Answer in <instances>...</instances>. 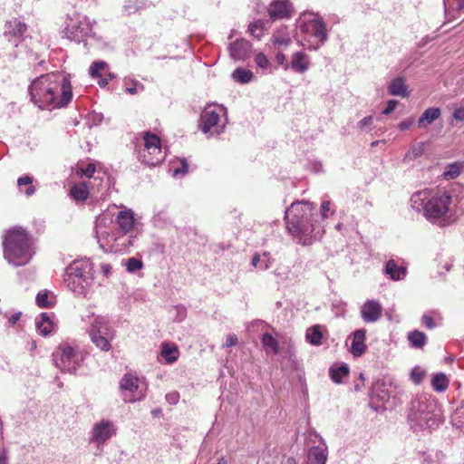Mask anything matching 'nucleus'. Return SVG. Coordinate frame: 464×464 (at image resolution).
<instances>
[{
    "instance_id": "obj_54",
    "label": "nucleus",
    "mask_w": 464,
    "mask_h": 464,
    "mask_svg": "<svg viewBox=\"0 0 464 464\" xmlns=\"http://www.w3.org/2000/svg\"><path fill=\"white\" fill-rule=\"evenodd\" d=\"M272 265V259L270 256L269 252H264L263 255H261V265L259 266V268L261 270H266L271 267Z\"/></svg>"
},
{
    "instance_id": "obj_24",
    "label": "nucleus",
    "mask_w": 464,
    "mask_h": 464,
    "mask_svg": "<svg viewBox=\"0 0 464 464\" xmlns=\"http://www.w3.org/2000/svg\"><path fill=\"white\" fill-rule=\"evenodd\" d=\"M441 111L440 108L430 107L426 109L418 121L420 128H426L434 121L440 117Z\"/></svg>"
},
{
    "instance_id": "obj_16",
    "label": "nucleus",
    "mask_w": 464,
    "mask_h": 464,
    "mask_svg": "<svg viewBox=\"0 0 464 464\" xmlns=\"http://www.w3.org/2000/svg\"><path fill=\"white\" fill-rule=\"evenodd\" d=\"M360 312L365 323H374L381 318L382 307L378 301L368 300L362 305Z\"/></svg>"
},
{
    "instance_id": "obj_31",
    "label": "nucleus",
    "mask_w": 464,
    "mask_h": 464,
    "mask_svg": "<svg viewBox=\"0 0 464 464\" xmlns=\"http://www.w3.org/2000/svg\"><path fill=\"white\" fill-rule=\"evenodd\" d=\"M306 340L309 343L314 346H318L322 343L323 334L321 326L316 324L309 327L305 334Z\"/></svg>"
},
{
    "instance_id": "obj_30",
    "label": "nucleus",
    "mask_w": 464,
    "mask_h": 464,
    "mask_svg": "<svg viewBox=\"0 0 464 464\" xmlns=\"http://www.w3.org/2000/svg\"><path fill=\"white\" fill-rule=\"evenodd\" d=\"M272 43L275 46L287 47L291 44L292 39L286 28L280 29L274 34L272 37Z\"/></svg>"
},
{
    "instance_id": "obj_17",
    "label": "nucleus",
    "mask_w": 464,
    "mask_h": 464,
    "mask_svg": "<svg viewBox=\"0 0 464 464\" xmlns=\"http://www.w3.org/2000/svg\"><path fill=\"white\" fill-rule=\"evenodd\" d=\"M310 64L309 56L302 51H297L292 53L287 67L295 73L304 74L309 70Z\"/></svg>"
},
{
    "instance_id": "obj_15",
    "label": "nucleus",
    "mask_w": 464,
    "mask_h": 464,
    "mask_svg": "<svg viewBox=\"0 0 464 464\" xmlns=\"http://www.w3.org/2000/svg\"><path fill=\"white\" fill-rule=\"evenodd\" d=\"M165 158L161 146L150 147L139 150V160L141 163L150 167L160 164Z\"/></svg>"
},
{
    "instance_id": "obj_40",
    "label": "nucleus",
    "mask_w": 464,
    "mask_h": 464,
    "mask_svg": "<svg viewBox=\"0 0 464 464\" xmlns=\"http://www.w3.org/2000/svg\"><path fill=\"white\" fill-rule=\"evenodd\" d=\"M179 350L174 345L163 344L161 356L168 363H173L178 360Z\"/></svg>"
},
{
    "instance_id": "obj_62",
    "label": "nucleus",
    "mask_w": 464,
    "mask_h": 464,
    "mask_svg": "<svg viewBox=\"0 0 464 464\" xmlns=\"http://www.w3.org/2000/svg\"><path fill=\"white\" fill-rule=\"evenodd\" d=\"M413 122H414L413 119H408V120L402 121L399 124V128H400L401 130H409L411 128V126L413 124Z\"/></svg>"
},
{
    "instance_id": "obj_1",
    "label": "nucleus",
    "mask_w": 464,
    "mask_h": 464,
    "mask_svg": "<svg viewBox=\"0 0 464 464\" xmlns=\"http://www.w3.org/2000/svg\"><path fill=\"white\" fill-rule=\"evenodd\" d=\"M31 100L40 108L63 107L72 97L70 81L61 73H47L35 79L29 87Z\"/></svg>"
},
{
    "instance_id": "obj_45",
    "label": "nucleus",
    "mask_w": 464,
    "mask_h": 464,
    "mask_svg": "<svg viewBox=\"0 0 464 464\" xmlns=\"http://www.w3.org/2000/svg\"><path fill=\"white\" fill-rule=\"evenodd\" d=\"M143 141H144L143 149H148V148L150 149V147L161 146L160 138L157 135L152 134L150 132H146L144 134Z\"/></svg>"
},
{
    "instance_id": "obj_58",
    "label": "nucleus",
    "mask_w": 464,
    "mask_h": 464,
    "mask_svg": "<svg viewBox=\"0 0 464 464\" xmlns=\"http://www.w3.org/2000/svg\"><path fill=\"white\" fill-rule=\"evenodd\" d=\"M452 118L457 121H464V106L456 108L452 114Z\"/></svg>"
},
{
    "instance_id": "obj_49",
    "label": "nucleus",
    "mask_w": 464,
    "mask_h": 464,
    "mask_svg": "<svg viewBox=\"0 0 464 464\" xmlns=\"http://www.w3.org/2000/svg\"><path fill=\"white\" fill-rule=\"evenodd\" d=\"M425 375H426V372L424 370H422L420 367L416 366L411 372V380L415 384H420L421 382V381L423 380V378L425 377Z\"/></svg>"
},
{
    "instance_id": "obj_64",
    "label": "nucleus",
    "mask_w": 464,
    "mask_h": 464,
    "mask_svg": "<svg viewBox=\"0 0 464 464\" xmlns=\"http://www.w3.org/2000/svg\"><path fill=\"white\" fill-rule=\"evenodd\" d=\"M111 269L112 267L110 264L102 263L101 265V270L106 277H108L111 274Z\"/></svg>"
},
{
    "instance_id": "obj_34",
    "label": "nucleus",
    "mask_w": 464,
    "mask_h": 464,
    "mask_svg": "<svg viewBox=\"0 0 464 464\" xmlns=\"http://www.w3.org/2000/svg\"><path fill=\"white\" fill-rule=\"evenodd\" d=\"M70 195L75 200H85L88 198L89 190L86 182H82L72 187L70 189Z\"/></svg>"
},
{
    "instance_id": "obj_7",
    "label": "nucleus",
    "mask_w": 464,
    "mask_h": 464,
    "mask_svg": "<svg viewBox=\"0 0 464 464\" xmlns=\"http://www.w3.org/2000/svg\"><path fill=\"white\" fill-rule=\"evenodd\" d=\"M452 196L449 191H439L424 205L425 218L434 224L447 226L450 223Z\"/></svg>"
},
{
    "instance_id": "obj_9",
    "label": "nucleus",
    "mask_w": 464,
    "mask_h": 464,
    "mask_svg": "<svg viewBox=\"0 0 464 464\" xmlns=\"http://www.w3.org/2000/svg\"><path fill=\"white\" fill-rule=\"evenodd\" d=\"M63 33L66 38L77 43L83 42L94 35L89 18L76 11L67 14Z\"/></svg>"
},
{
    "instance_id": "obj_46",
    "label": "nucleus",
    "mask_w": 464,
    "mask_h": 464,
    "mask_svg": "<svg viewBox=\"0 0 464 464\" xmlns=\"http://www.w3.org/2000/svg\"><path fill=\"white\" fill-rule=\"evenodd\" d=\"M143 267V263L140 259L130 257L126 262V269L129 273H135Z\"/></svg>"
},
{
    "instance_id": "obj_26",
    "label": "nucleus",
    "mask_w": 464,
    "mask_h": 464,
    "mask_svg": "<svg viewBox=\"0 0 464 464\" xmlns=\"http://www.w3.org/2000/svg\"><path fill=\"white\" fill-rule=\"evenodd\" d=\"M389 92L394 96H401L402 98L409 96L405 80L402 77H396L392 81L388 87Z\"/></svg>"
},
{
    "instance_id": "obj_18",
    "label": "nucleus",
    "mask_w": 464,
    "mask_h": 464,
    "mask_svg": "<svg viewBox=\"0 0 464 464\" xmlns=\"http://www.w3.org/2000/svg\"><path fill=\"white\" fill-rule=\"evenodd\" d=\"M116 223L118 225L116 230L133 233L136 229L138 221L134 218V212L131 209H124L117 214Z\"/></svg>"
},
{
    "instance_id": "obj_57",
    "label": "nucleus",
    "mask_w": 464,
    "mask_h": 464,
    "mask_svg": "<svg viewBox=\"0 0 464 464\" xmlns=\"http://www.w3.org/2000/svg\"><path fill=\"white\" fill-rule=\"evenodd\" d=\"M238 343V339L235 334H229L226 337V342L224 343V347H231L237 345Z\"/></svg>"
},
{
    "instance_id": "obj_55",
    "label": "nucleus",
    "mask_w": 464,
    "mask_h": 464,
    "mask_svg": "<svg viewBox=\"0 0 464 464\" xmlns=\"http://www.w3.org/2000/svg\"><path fill=\"white\" fill-rule=\"evenodd\" d=\"M95 172V167L92 164H89L86 168H82L78 170V174L82 177L92 178Z\"/></svg>"
},
{
    "instance_id": "obj_53",
    "label": "nucleus",
    "mask_w": 464,
    "mask_h": 464,
    "mask_svg": "<svg viewBox=\"0 0 464 464\" xmlns=\"http://www.w3.org/2000/svg\"><path fill=\"white\" fill-rule=\"evenodd\" d=\"M424 151V144L420 143L417 146H414L409 153L406 154V158L410 159H417L423 154Z\"/></svg>"
},
{
    "instance_id": "obj_37",
    "label": "nucleus",
    "mask_w": 464,
    "mask_h": 464,
    "mask_svg": "<svg viewBox=\"0 0 464 464\" xmlns=\"http://www.w3.org/2000/svg\"><path fill=\"white\" fill-rule=\"evenodd\" d=\"M64 282L67 284V286L74 293L78 295H82L84 293V290L91 284H85L82 282V280H77L73 278H70L68 274H65Z\"/></svg>"
},
{
    "instance_id": "obj_42",
    "label": "nucleus",
    "mask_w": 464,
    "mask_h": 464,
    "mask_svg": "<svg viewBox=\"0 0 464 464\" xmlns=\"http://www.w3.org/2000/svg\"><path fill=\"white\" fill-rule=\"evenodd\" d=\"M349 373V367L346 364H343L336 369H330V376L334 382L341 383L343 377Z\"/></svg>"
},
{
    "instance_id": "obj_39",
    "label": "nucleus",
    "mask_w": 464,
    "mask_h": 464,
    "mask_svg": "<svg viewBox=\"0 0 464 464\" xmlns=\"http://www.w3.org/2000/svg\"><path fill=\"white\" fill-rule=\"evenodd\" d=\"M266 22L263 20L254 21L250 23V24L248 25V32L254 37L260 39L263 36L265 31L266 30Z\"/></svg>"
},
{
    "instance_id": "obj_19",
    "label": "nucleus",
    "mask_w": 464,
    "mask_h": 464,
    "mask_svg": "<svg viewBox=\"0 0 464 464\" xmlns=\"http://www.w3.org/2000/svg\"><path fill=\"white\" fill-rule=\"evenodd\" d=\"M230 57L235 61L246 60L251 52L252 44L245 39H237L229 44Z\"/></svg>"
},
{
    "instance_id": "obj_43",
    "label": "nucleus",
    "mask_w": 464,
    "mask_h": 464,
    "mask_svg": "<svg viewBox=\"0 0 464 464\" xmlns=\"http://www.w3.org/2000/svg\"><path fill=\"white\" fill-rule=\"evenodd\" d=\"M255 63L257 67L264 70L266 72H272L273 66L267 57L263 53H257L255 55Z\"/></svg>"
},
{
    "instance_id": "obj_32",
    "label": "nucleus",
    "mask_w": 464,
    "mask_h": 464,
    "mask_svg": "<svg viewBox=\"0 0 464 464\" xmlns=\"http://www.w3.org/2000/svg\"><path fill=\"white\" fill-rule=\"evenodd\" d=\"M124 90L130 95H135L144 91V85L136 79L125 77L123 79Z\"/></svg>"
},
{
    "instance_id": "obj_11",
    "label": "nucleus",
    "mask_w": 464,
    "mask_h": 464,
    "mask_svg": "<svg viewBox=\"0 0 464 464\" xmlns=\"http://www.w3.org/2000/svg\"><path fill=\"white\" fill-rule=\"evenodd\" d=\"M122 399L125 402H136L146 396L147 383L132 373H126L120 382Z\"/></svg>"
},
{
    "instance_id": "obj_23",
    "label": "nucleus",
    "mask_w": 464,
    "mask_h": 464,
    "mask_svg": "<svg viewBox=\"0 0 464 464\" xmlns=\"http://www.w3.org/2000/svg\"><path fill=\"white\" fill-rule=\"evenodd\" d=\"M10 26L12 29L5 33V36L8 37V41L12 44L17 46L26 31V25L21 21L14 20L13 23H10Z\"/></svg>"
},
{
    "instance_id": "obj_60",
    "label": "nucleus",
    "mask_w": 464,
    "mask_h": 464,
    "mask_svg": "<svg viewBox=\"0 0 464 464\" xmlns=\"http://www.w3.org/2000/svg\"><path fill=\"white\" fill-rule=\"evenodd\" d=\"M422 323L429 329H433L435 327V323H434L432 317H430L429 315L424 314L422 316Z\"/></svg>"
},
{
    "instance_id": "obj_61",
    "label": "nucleus",
    "mask_w": 464,
    "mask_h": 464,
    "mask_svg": "<svg viewBox=\"0 0 464 464\" xmlns=\"http://www.w3.org/2000/svg\"><path fill=\"white\" fill-rule=\"evenodd\" d=\"M142 5H143L142 1L137 0L135 5L132 6L130 5H126L124 6V8H125V11L130 14L132 12H134L135 10H137L138 8H140Z\"/></svg>"
},
{
    "instance_id": "obj_27",
    "label": "nucleus",
    "mask_w": 464,
    "mask_h": 464,
    "mask_svg": "<svg viewBox=\"0 0 464 464\" xmlns=\"http://www.w3.org/2000/svg\"><path fill=\"white\" fill-rule=\"evenodd\" d=\"M35 325L43 336L49 335L53 329V323L47 313H42L40 316L36 318Z\"/></svg>"
},
{
    "instance_id": "obj_38",
    "label": "nucleus",
    "mask_w": 464,
    "mask_h": 464,
    "mask_svg": "<svg viewBox=\"0 0 464 464\" xmlns=\"http://www.w3.org/2000/svg\"><path fill=\"white\" fill-rule=\"evenodd\" d=\"M253 72L249 70H246L244 68H237L233 73H232V77L233 79L237 82H240V83H248L252 81L253 79Z\"/></svg>"
},
{
    "instance_id": "obj_44",
    "label": "nucleus",
    "mask_w": 464,
    "mask_h": 464,
    "mask_svg": "<svg viewBox=\"0 0 464 464\" xmlns=\"http://www.w3.org/2000/svg\"><path fill=\"white\" fill-rule=\"evenodd\" d=\"M427 198V193L424 191L415 192L411 198V207L416 210H420V208H424V200Z\"/></svg>"
},
{
    "instance_id": "obj_3",
    "label": "nucleus",
    "mask_w": 464,
    "mask_h": 464,
    "mask_svg": "<svg viewBox=\"0 0 464 464\" xmlns=\"http://www.w3.org/2000/svg\"><path fill=\"white\" fill-rule=\"evenodd\" d=\"M407 419L414 432L425 430L430 432L443 422L442 410L431 395L418 394L409 404Z\"/></svg>"
},
{
    "instance_id": "obj_22",
    "label": "nucleus",
    "mask_w": 464,
    "mask_h": 464,
    "mask_svg": "<svg viewBox=\"0 0 464 464\" xmlns=\"http://www.w3.org/2000/svg\"><path fill=\"white\" fill-rule=\"evenodd\" d=\"M365 335L366 331L364 329H358L353 334V340L350 348V352L353 355L359 357L365 352Z\"/></svg>"
},
{
    "instance_id": "obj_21",
    "label": "nucleus",
    "mask_w": 464,
    "mask_h": 464,
    "mask_svg": "<svg viewBox=\"0 0 464 464\" xmlns=\"http://www.w3.org/2000/svg\"><path fill=\"white\" fill-rule=\"evenodd\" d=\"M90 332H94L98 334H103L105 335L110 336L111 338L115 337V330L109 325V322L104 316H95L91 323Z\"/></svg>"
},
{
    "instance_id": "obj_20",
    "label": "nucleus",
    "mask_w": 464,
    "mask_h": 464,
    "mask_svg": "<svg viewBox=\"0 0 464 464\" xmlns=\"http://www.w3.org/2000/svg\"><path fill=\"white\" fill-rule=\"evenodd\" d=\"M328 459V449L325 444L314 446L307 453L306 464H326Z\"/></svg>"
},
{
    "instance_id": "obj_29",
    "label": "nucleus",
    "mask_w": 464,
    "mask_h": 464,
    "mask_svg": "<svg viewBox=\"0 0 464 464\" xmlns=\"http://www.w3.org/2000/svg\"><path fill=\"white\" fill-rule=\"evenodd\" d=\"M408 341L411 347L422 349L427 343V335L420 331L414 330L408 334Z\"/></svg>"
},
{
    "instance_id": "obj_4",
    "label": "nucleus",
    "mask_w": 464,
    "mask_h": 464,
    "mask_svg": "<svg viewBox=\"0 0 464 464\" xmlns=\"http://www.w3.org/2000/svg\"><path fill=\"white\" fill-rule=\"evenodd\" d=\"M5 259L14 266H25L33 257L31 237L22 228L7 231L3 241Z\"/></svg>"
},
{
    "instance_id": "obj_2",
    "label": "nucleus",
    "mask_w": 464,
    "mask_h": 464,
    "mask_svg": "<svg viewBox=\"0 0 464 464\" xmlns=\"http://www.w3.org/2000/svg\"><path fill=\"white\" fill-rule=\"evenodd\" d=\"M316 207L307 201H296L285 210V223L288 233L293 239L303 246L312 245L316 235H314V218Z\"/></svg>"
},
{
    "instance_id": "obj_25",
    "label": "nucleus",
    "mask_w": 464,
    "mask_h": 464,
    "mask_svg": "<svg viewBox=\"0 0 464 464\" xmlns=\"http://www.w3.org/2000/svg\"><path fill=\"white\" fill-rule=\"evenodd\" d=\"M385 273L392 280H401L406 276L407 270L404 266H400L393 259H390L386 263Z\"/></svg>"
},
{
    "instance_id": "obj_59",
    "label": "nucleus",
    "mask_w": 464,
    "mask_h": 464,
    "mask_svg": "<svg viewBox=\"0 0 464 464\" xmlns=\"http://www.w3.org/2000/svg\"><path fill=\"white\" fill-rule=\"evenodd\" d=\"M398 102L396 100H390L387 102L386 108L383 110L382 113L388 115L392 113L397 107Z\"/></svg>"
},
{
    "instance_id": "obj_41",
    "label": "nucleus",
    "mask_w": 464,
    "mask_h": 464,
    "mask_svg": "<svg viewBox=\"0 0 464 464\" xmlns=\"http://www.w3.org/2000/svg\"><path fill=\"white\" fill-rule=\"evenodd\" d=\"M33 179L29 176H24L17 179V185L21 191L26 196H32L34 192V187L32 185Z\"/></svg>"
},
{
    "instance_id": "obj_8",
    "label": "nucleus",
    "mask_w": 464,
    "mask_h": 464,
    "mask_svg": "<svg viewBox=\"0 0 464 464\" xmlns=\"http://www.w3.org/2000/svg\"><path fill=\"white\" fill-rule=\"evenodd\" d=\"M227 109L223 105L208 104L200 114L199 130L208 137L224 131L227 122Z\"/></svg>"
},
{
    "instance_id": "obj_12",
    "label": "nucleus",
    "mask_w": 464,
    "mask_h": 464,
    "mask_svg": "<svg viewBox=\"0 0 464 464\" xmlns=\"http://www.w3.org/2000/svg\"><path fill=\"white\" fill-rule=\"evenodd\" d=\"M70 278L74 280H82L85 284H92V264L89 259L74 260L66 268V273Z\"/></svg>"
},
{
    "instance_id": "obj_52",
    "label": "nucleus",
    "mask_w": 464,
    "mask_h": 464,
    "mask_svg": "<svg viewBox=\"0 0 464 464\" xmlns=\"http://www.w3.org/2000/svg\"><path fill=\"white\" fill-rule=\"evenodd\" d=\"M446 10H462L464 9V0H444Z\"/></svg>"
},
{
    "instance_id": "obj_28",
    "label": "nucleus",
    "mask_w": 464,
    "mask_h": 464,
    "mask_svg": "<svg viewBox=\"0 0 464 464\" xmlns=\"http://www.w3.org/2000/svg\"><path fill=\"white\" fill-rule=\"evenodd\" d=\"M90 338L92 342L94 343V345L101 349L103 352H108L111 350V345L110 343V341L113 338H111L108 335H105L103 334H98L94 332H90Z\"/></svg>"
},
{
    "instance_id": "obj_47",
    "label": "nucleus",
    "mask_w": 464,
    "mask_h": 464,
    "mask_svg": "<svg viewBox=\"0 0 464 464\" xmlns=\"http://www.w3.org/2000/svg\"><path fill=\"white\" fill-rule=\"evenodd\" d=\"M179 166L177 167V168H173L171 169L172 170V175L174 177H178V176H184L188 173V164L187 162V160L186 159H180L179 160Z\"/></svg>"
},
{
    "instance_id": "obj_36",
    "label": "nucleus",
    "mask_w": 464,
    "mask_h": 464,
    "mask_svg": "<svg viewBox=\"0 0 464 464\" xmlns=\"http://www.w3.org/2000/svg\"><path fill=\"white\" fill-rule=\"evenodd\" d=\"M431 386L434 389V391L438 392H442L446 391L449 386V379L442 372L436 373L432 377Z\"/></svg>"
},
{
    "instance_id": "obj_33",
    "label": "nucleus",
    "mask_w": 464,
    "mask_h": 464,
    "mask_svg": "<svg viewBox=\"0 0 464 464\" xmlns=\"http://www.w3.org/2000/svg\"><path fill=\"white\" fill-rule=\"evenodd\" d=\"M261 342L266 351L269 353L273 352L274 354H277L280 352V347L277 340L268 333H265L262 335Z\"/></svg>"
},
{
    "instance_id": "obj_50",
    "label": "nucleus",
    "mask_w": 464,
    "mask_h": 464,
    "mask_svg": "<svg viewBox=\"0 0 464 464\" xmlns=\"http://www.w3.org/2000/svg\"><path fill=\"white\" fill-rule=\"evenodd\" d=\"M36 304L41 308H47L52 305V302L49 301V293L48 292H43L39 293L36 295Z\"/></svg>"
},
{
    "instance_id": "obj_48",
    "label": "nucleus",
    "mask_w": 464,
    "mask_h": 464,
    "mask_svg": "<svg viewBox=\"0 0 464 464\" xmlns=\"http://www.w3.org/2000/svg\"><path fill=\"white\" fill-rule=\"evenodd\" d=\"M107 66V63L103 61H97L92 63L89 69V72L92 77L96 78L101 76V71Z\"/></svg>"
},
{
    "instance_id": "obj_10",
    "label": "nucleus",
    "mask_w": 464,
    "mask_h": 464,
    "mask_svg": "<svg viewBox=\"0 0 464 464\" xmlns=\"http://www.w3.org/2000/svg\"><path fill=\"white\" fill-rule=\"evenodd\" d=\"M53 359L62 372L75 373L83 361V355L78 347L64 343L53 353Z\"/></svg>"
},
{
    "instance_id": "obj_13",
    "label": "nucleus",
    "mask_w": 464,
    "mask_h": 464,
    "mask_svg": "<svg viewBox=\"0 0 464 464\" xmlns=\"http://www.w3.org/2000/svg\"><path fill=\"white\" fill-rule=\"evenodd\" d=\"M115 434V429L111 421L102 420L94 424L91 431V441L101 445Z\"/></svg>"
},
{
    "instance_id": "obj_5",
    "label": "nucleus",
    "mask_w": 464,
    "mask_h": 464,
    "mask_svg": "<svg viewBox=\"0 0 464 464\" xmlns=\"http://www.w3.org/2000/svg\"><path fill=\"white\" fill-rule=\"evenodd\" d=\"M96 237L100 246L104 251L123 252L126 251L136 238V236L129 232L115 230L109 233L105 229V218L98 217L96 219Z\"/></svg>"
},
{
    "instance_id": "obj_51",
    "label": "nucleus",
    "mask_w": 464,
    "mask_h": 464,
    "mask_svg": "<svg viewBox=\"0 0 464 464\" xmlns=\"http://www.w3.org/2000/svg\"><path fill=\"white\" fill-rule=\"evenodd\" d=\"M320 212L323 218H328L334 214L335 210L331 208L329 200H324L321 204Z\"/></svg>"
},
{
    "instance_id": "obj_56",
    "label": "nucleus",
    "mask_w": 464,
    "mask_h": 464,
    "mask_svg": "<svg viewBox=\"0 0 464 464\" xmlns=\"http://www.w3.org/2000/svg\"><path fill=\"white\" fill-rule=\"evenodd\" d=\"M275 60L285 71L288 70L287 65L289 64V62L286 61L285 55L282 52H278L276 54Z\"/></svg>"
},
{
    "instance_id": "obj_6",
    "label": "nucleus",
    "mask_w": 464,
    "mask_h": 464,
    "mask_svg": "<svg viewBox=\"0 0 464 464\" xmlns=\"http://www.w3.org/2000/svg\"><path fill=\"white\" fill-rule=\"evenodd\" d=\"M300 31L304 34V40L309 44V50H318L328 39V33L324 18L314 12H304L301 16Z\"/></svg>"
},
{
    "instance_id": "obj_14",
    "label": "nucleus",
    "mask_w": 464,
    "mask_h": 464,
    "mask_svg": "<svg viewBox=\"0 0 464 464\" xmlns=\"http://www.w3.org/2000/svg\"><path fill=\"white\" fill-rule=\"evenodd\" d=\"M293 5L288 0H276L269 5L268 14L273 21L291 17Z\"/></svg>"
},
{
    "instance_id": "obj_63",
    "label": "nucleus",
    "mask_w": 464,
    "mask_h": 464,
    "mask_svg": "<svg viewBox=\"0 0 464 464\" xmlns=\"http://www.w3.org/2000/svg\"><path fill=\"white\" fill-rule=\"evenodd\" d=\"M372 116H367V117H364L362 120H361L358 123L359 127L360 128H365V127H368L372 124Z\"/></svg>"
},
{
    "instance_id": "obj_35",
    "label": "nucleus",
    "mask_w": 464,
    "mask_h": 464,
    "mask_svg": "<svg viewBox=\"0 0 464 464\" xmlns=\"http://www.w3.org/2000/svg\"><path fill=\"white\" fill-rule=\"evenodd\" d=\"M463 169H464V163L453 162L447 166L442 176L447 180L455 179L456 178H458L459 176V174L461 173Z\"/></svg>"
}]
</instances>
